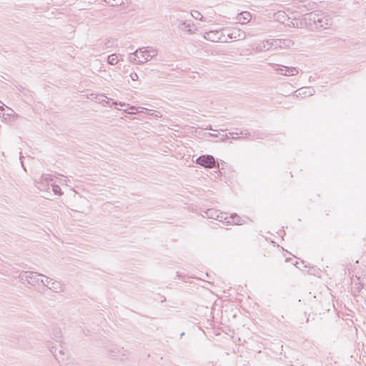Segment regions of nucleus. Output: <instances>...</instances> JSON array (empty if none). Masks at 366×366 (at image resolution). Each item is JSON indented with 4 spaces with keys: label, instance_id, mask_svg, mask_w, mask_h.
<instances>
[{
    "label": "nucleus",
    "instance_id": "f257e3e1",
    "mask_svg": "<svg viewBox=\"0 0 366 366\" xmlns=\"http://www.w3.org/2000/svg\"><path fill=\"white\" fill-rule=\"evenodd\" d=\"M197 163L202 167L212 168L215 163L214 158L210 155H204L197 159Z\"/></svg>",
    "mask_w": 366,
    "mask_h": 366
},
{
    "label": "nucleus",
    "instance_id": "f03ea898",
    "mask_svg": "<svg viewBox=\"0 0 366 366\" xmlns=\"http://www.w3.org/2000/svg\"><path fill=\"white\" fill-rule=\"evenodd\" d=\"M135 56L138 58V59H140V56H143L144 57L145 56H147V57L144 58V60H148V56H149V54H147V51H142V50H139V51H136L135 52Z\"/></svg>",
    "mask_w": 366,
    "mask_h": 366
},
{
    "label": "nucleus",
    "instance_id": "7ed1b4c3",
    "mask_svg": "<svg viewBox=\"0 0 366 366\" xmlns=\"http://www.w3.org/2000/svg\"><path fill=\"white\" fill-rule=\"evenodd\" d=\"M192 16H193V18H194L195 19L197 20H202V18H203V16L202 15V14L197 11V10H193L192 11Z\"/></svg>",
    "mask_w": 366,
    "mask_h": 366
},
{
    "label": "nucleus",
    "instance_id": "20e7f679",
    "mask_svg": "<svg viewBox=\"0 0 366 366\" xmlns=\"http://www.w3.org/2000/svg\"><path fill=\"white\" fill-rule=\"evenodd\" d=\"M109 63L111 64H114L118 61L117 56L115 54H112L108 57Z\"/></svg>",
    "mask_w": 366,
    "mask_h": 366
},
{
    "label": "nucleus",
    "instance_id": "39448f33",
    "mask_svg": "<svg viewBox=\"0 0 366 366\" xmlns=\"http://www.w3.org/2000/svg\"><path fill=\"white\" fill-rule=\"evenodd\" d=\"M217 32L210 31L207 34V39L212 40V41H214V38L213 35H217Z\"/></svg>",
    "mask_w": 366,
    "mask_h": 366
},
{
    "label": "nucleus",
    "instance_id": "423d86ee",
    "mask_svg": "<svg viewBox=\"0 0 366 366\" xmlns=\"http://www.w3.org/2000/svg\"><path fill=\"white\" fill-rule=\"evenodd\" d=\"M241 16L243 17V19L245 20V21H248L249 19V17H250V15L249 13L247 12H243L240 14Z\"/></svg>",
    "mask_w": 366,
    "mask_h": 366
}]
</instances>
